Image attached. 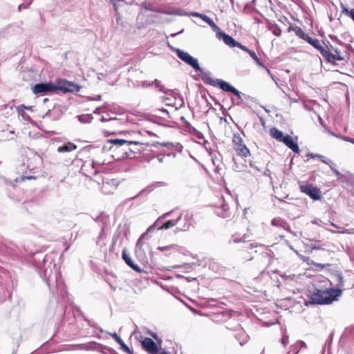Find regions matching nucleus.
<instances>
[{"label": "nucleus", "mask_w": 354, "mask_h": 354, "mask_svg": "<svg viewBox=\"0 0 354 354\" xmlns=\"http://www.w3.org/2000/svg\"><path fill=\"white\" fill-rule=\"evenodd\" d=\"M171 50L173 52H175L177 57L186 63L187 65L192 67L195 71L199 72L201 78L203 81L209 85L213 86H218L223 91L225 92H230L234 94L236 96L238 97L239 101L236 102L237 105H239L241 102V93L238 91L235 87L230 84L228 82L220 80V79H215L214 80L211 77V73L208 71H205L199 65L198 61L196 58L192 57L188 53L183 51L181 49L176 48H171Z\"/></svg>", "instance_id": "f257e3e1"}, {"label": "nucleus", "mask_w": 354, "mask_h": 354, "mask_svg": "<svg viewBox=\"0 0 354 354\" xmlns=\"http://www.w3.org/2000/svg\"><path fill=\"white\" fill-rule=\"evenodd\" d=\"M127 140L124 139H109L107 140L103 147L96 151L97 157L93 160V167L97 169L99 166H102L111 162L110 160L104 158V155L109 153V156L115 160H120L124 158H133L128 153Z\"/></svg>", "instance_id": "f03ea898"}, {"label": "nucleus", "mask_w": 354, "mask_h": 354, "mask_svg": "<svg viewBox=\"0 0 354 354\" xmlns=\"http://www.w3.org/2000/svg\"><path fill=\"white\" fill-rule=\"evenodd\" d=\"M80 86L66 80H57L56 83L52 82H40L32 88V92L36 94L46 95L50 93H57L58 91L64 93L78 92Z\"/></svg>", "instance_id": "7ed1b4c3"}, {"label": "nucleus", "mask_w": 354, "mask_h": 354, "mask_svg": "<svg viewBox=\"0 0 354 354\" xmlns=\"http://www.w3.org/2000/svg\"><path fill=\"white\" fill-rule=\"evenodd\" d=\"M171 213H172V211H170V212L163 214L162 216H160L156 220V221L151 226H150L147 229V230L145 233L142 234V236L138 240V241L136 243V252L138 255H139V254L142 252V246L144 245L143 240L145 238L148 239L147 234L149 232H151L154 229H157V230L169 229L170 227L175 226L179 222V221L181 218L182 215H180L179 216H178V218L176 219L169 220L165 222H163V220L165 218H166L167 216H169Z\"/></svg>", "instance_id": "20e7f679"}, {"label": "nucleus", "mask_w": 354, "mask_h": 354, "mask_svg": "<svg viewBox=\"0 0 354 354\" xmlns=\"http://www.w3.org/2000/svg\"><path fill=\"white\" fill-rule=\"evenodd\" d=\"M56 266L55 263H52V259L48 255H46L43 258V266L40 268V276L41 277L46 281V284L49 287L50 291L53 292V285L54 282L56 283V286H58L59 283H61V281H59V274L55 268Z\"/></svg>", "instance_id": "39448f33"}, {"label": "nucleus", "mask_w": 354, "mask_h": 354, "mask_svg": "<svg viewBox=\"0 0 354 354\" xmlns=\"http://www.w3.org/2000/svg\"><path fill=\"white\" fill-rule=\"evenodd\" d=\"M339 293L340 292L339 289L330 292V288L326 290L315 288L313 292H310L309 295L310 300L306 303V304H308V303L313 305L330 304L339 297Z\"/></svg>", "instance_id": "423d86ee"}, {"label": "nucleus", "mask_w": 354, "mask_h": 354, "mask_svg": "<svg viewBox=\"0 0 354 354\" xmlns=\"http://www.w3.org/2000/svg\"><path fill=\"white\" fill-rule=\"evenodd\" d=\"M310 44L318 50L324 58L329 63H333L335 60L342 61L344 59V58L341 55L339 49H335V54H332L330 52L327 50L325 47L322 46L319 40L316 38H313Z\"/></svg>", "instance_id": "0eeeda50"}, {"label": "nucleus", "mask_w": 354, "mask_h": 354, "mask_svg": "<svg viewBox=\"0 0 354 354\" xmlns=\"http://www.w3.org/2000/svg\"><path fill=\"white\" fill-rule=\"evenodd\" d=\"M232 143L234 150L240 156L247 157L250 155L249 149L243 143V138L239 133H234L233 135Z\"/></svg>", "instance_id": "6e6552de"}, {"label": "nucleus", "mask_w": 354, "mask_h": 354, "mask_svg": "<svg viewBox=\"0 0 354 354\" xmlns=\"http://www.w3.org/2000/svg\"><path fill=\"white\" fill-rule=\"evenodd\" d=\"M330 283L331 286H334L333 288H330V292H333V290L339 289L340 293L339 297L342 294L343 288L344 286V279L343 277V274L342 272L340 271H335L331 274V278L330 280Z\"/></svg>", "instance_id": "1a4fd4ad"}, {"label": "nucleus", "mask_w": 354, "mask_h": 354, "mask_svg": "<svg viewBox=\"0 0 354 354\" xmlns=\"http://www.w3.org/2000/svg\"><path fill=\"white\" fill-rule=\"evenodd\" d=\"M299 188L301 192L308 195L313 200L318 201L321 199L319 190L312 184L301 185Z\"/></svg>", "instance_id": "9d476101"}, {"label": "nucleus", "mask_w": 354, "mask_h": 354, "mask_svg": "<svg viewBox=\"0 0 354 354\" xmlns=\"http://www.w3.org/2000/svg\"><path fill=\"white\" fill-rule=\"evenodd\" d=\"M152 85H155V87L157 89H158L159 91H160L167 95H171V96L174 97L175 95H176V93L174 90L165 88V86L162 84H161L160 82L158 81V80H155L154 81H152V82L143 81L142 82V86L144 88L149 87Z\"/></svg>", "instance_id": "9b49d317"}, {"label": "nucleus", "mask_w": 354, "mask_h": 354, "mask_svg": "<svg viewBox=\"0 0 354 354\" xmlns=\"http://www.w3.org/2000/svg\"><path fill=\"white\" fill-rule=\"evenodd\" d=\"M249 238L250 235L247 234H243L241 237H239L238 235L234 234L232 236L230 242H233L235 243H243L245 244L243 248L247 251H249L250 250H252L257 247V245L252 243H249Z\"/></svg>", "instance_id": "f8f14e48"}, {"label": "nucleus", "mask_w": 354, "mask_h": 354, "mask_svg": "<svg viewBox=\"0 0 354 354\" xmlns=\"http://www.w3.org/2000/svg\"><path fill=\"white\" fill-rule=\"evenodd\" d=\"M127 142L129 148V149H128V153L133 158L136 154L141 153L145 150L144 145L145 144L141 141L127 140Z\"/></svg>", "instance_id": "ddd939ff"}, {"label": "nucleus", "mask_w": 354, "mask_h": 354, "mask_svg": "<svg viewBox=\"0 0 354 354\" xmlns=\"http://www.w3.org/2000/svg\"><path fill=\"white\" fill-rule=\"evenodd\" d=\"M143 348L149 354H156L158 353V348L154 341L149 338L145 337L141 342Z\"/></svg>", "instance_id": "4468645a"}, {"label": "nucleus", "mask_w": 354, "mask_h": 354, "mask_svg": "<svg viewBox=\"0 0 354 354\" xmlns=\"http://www.w3.org/2000/svg\"><path fill=\"white\" fill-rule=\"evenodd\" d=\"M297 137H295V140H293V138L289 135L285 136L283 140H282L283 143H284L289 149H292L295 153H299L300 149L297 143Z\"/></svg>", "instance_id": "2eb2a0df"}, {"label": "nucleus", "mask_w": 354, "mask_h": 354, "mask_svg": "<svg viewBox=\"0 0 354 354\" xmlns=\"http://www.w3.org/2000/svg\"><path fill=\"white\" fill-rule=\"evenodd\" d=\"M216 37L219 40H223L226 45L231 48L236 47V45H238V41H236L232 37L230 36L224 32H217Z\"/></svg>", "instance_id": "dca6fc26"}, {"label": "nucleus", "mask_w": 354, "mask_h": 354, "mask_svg": "<svg viewBox=\"0 0 354 354\" xmlns=\"http://www.w3.org/2000/svg\"><path fill=\"white\" fill-rule=\"evenodd\" d=\"M107 334L111 335L115 342L120 346L121 348L128 353L129 354H133V351L129 348V347L124 342L122 338L118 335L116 333H109L106 332Z\"/></svg>", "instance_id": "f3484780"}, {"label": "nucleus", "mask_w": 354, "mask_h": 354, "mask_svg": "<svg viewBox=\"0 0 354 354\" xmlns=\"http://www.w3.org/2000/svg\"><path fill=\"white\" fill-rule=\"evenodd\" d=\"M122 257L123 260L125 261V263L133 270H135L139 273H141L143 272L142 270H141L138 265H136L133 263V261L131 260V259L127 254L126 250H124L122 252Z\"/></svg>", "instance_id": "a211bd4d"}, {"label": "nucleus", "mask_w": 354, "mask_h": 354, "mask_svg": "<svg viewBox=\"0 0 354 354\" xmlns=\"http://www.w3.org/2000/svg\"><path fill=\"white\" fill-rule=\"evenodd\" d=\"M216 214L223 218H230L231 216L227 204L224 203L221 205V207L216 209Z\"/></svg>", "instance_id": "6ab92c4d"}, {"label": "nucleus", "mask_w": 354, "mask_h": 354, "mask_svg": "<svg viewBox=\"0 0 354 354\" xmlns=\"http://www.w3.org/2000/svg\"><path fill=\"white\" fill-rule=\"evenodd\" d=\"M97 346H102L104 349L107 350L111 353L118 354L113 348L97 344L96 342H90L88 344H84L83 348L86 350H95V349H97Z\"/></svg>", "instance_id": "aec40b11"}, {"label": "nucleus", "mask_w": 354, "mask_h": 354, "mask_svg": "<svg viewBox=\"0 0 354 354\" xmlns=\"http://www.w3.org/2000/svg\"><path fill=\"white\" fill-rule=\"evenodd\" d=\"M76 149H77V146L74 143L68 142L67 143H65V144L59 146L57 148V151L59 153H64V152H70V151H74Z\"/></svg>", "instance_id": "412c9836"}, {"label": "nucleus", "mask_w": 354, "mask_h": 354, "mask_svg": "<svg viewBox=\"0 0 354 354\" xmlns=\"http://www.w3.org/2000/svg\"><path fill=\"white\" fill-rule=\"evenodd\" d=\"M167 184L165 183V182H162V181H160V182H156L154 183H153L152 185L147 187L145 189H142L139 194L136 196H135L134 197L131 198L132 199L133 198H136L138 196L140 195V194H142L145 192H147V193H149L150 192H151L154 187H164V186H166Z\"/></svg>", "instance_id": "4be33fe9"}, {"label": "nucleus", "mask_w": 354, "mask_h": 354, "mask_svg": "<svg viewBox=\"0 0 354 354\" xmlns=\"http://www.w3.org/2000/svg\"><path fill=\"white\" fill-rule=\"evenodd\" d=\"M270 136L276 139L277 141L282 142V140H283L285 136L283 135V132L278 129L273 127L270 129Z\"/></svg>", "instance_id": "5701e85b"}, {"label": "nucleus", "mask_w": 354, "mask_h": 354, "mask_svg": "<svg viewBox=\"0 0 354 354\" xmlns=\"http://www.w3.org/2000/svg\"><path fill=\"white\" fill-rule=\"evenodd\" d=\"M192 215L190 214L189 213H186L185 215L184 216V220L185 221V224L183 225V226L182 227H177L176 230H180V231H187L189 230L190 225H191V219H192Z\"/></svg>", "instance_id": "b1692460"}, {"label": "nucleus", "mask_w": 354, "mask_h": 354, "mask_svg": "<svg viewBox=\"0 0 354 354\" xmlns=\"http://www.w3.org/2000/svg\"><path fill=\"white\" fill-rule=\"evenodd\" d=\"M209 268L214 272H220L222 271V268L220 266L219 263L214 260L209 263Z\"/></svg>", "instance_id": "393cba45"}, {"label": "nucleus", "mask_w": 354, "mask_h": 354, "mask_svg": "<svg viewBox=\"0 0 354 354\" xmlns=\"http://www.w3.org/2000/svg\"><path fill=\"white\" fill-rule=\"evenodd\" d=\"M93 118L91 114H82L78 115V120L82 123H90Z\"/></svg>", "instance_id": "a878e982"}, {"label": "nucleus", "mask_w": 354, "mask_h": 354, "mask_svg": "<svg viewBox=\"0 0 354 354\" xmlns=\"http://www.w3.org/2000/svg\"><path fill=\"white\" fill-rule=\"evenodd\" d=\"M286 223V222L280 218H274L271 221L272 225L281 228H283Z\"/></svg>", "instance_id": "bb28decb"}, {"label": "nucleus", "mask_w": 354, "mask_h": 354, "mask_svg": "<svg viewBox=\"0 0 354 354\" xmlns=\"http://www.w3.org/2000/svg\"><path fill=\"white\" fill-rule=\"evenodd\" d=\"M292 30L295 32V35L297 37H299L300 39H304V38L305 37V36L306 35L304 32V31L301 28H299L298 26L292 27Z\"/></svg>", "instance_id": "cd10ccee"}, {"label": "nucleus", "mask_w": 354, "mask_h": 354, "mask_svg": "<svg viewBox=\"0 0 354 354\" xmlns=\"http://www.w3.org/2000/svg\"><path fill=\"white\" fill-rule=\"evenodd\" d=\"M177 245L171 244L167 246H159L157 249L160 251L164 252V251H170L172 250H176L177 249Z\"/></svg>", "instance_id": "c85d7f7f"}, {"label": "nucleus", "mask_w": 354, "mask_h": 354, "mask_svg": "<svg viewBox=\"0 0 354 354\" xmlns=\"http://www.w3.org/2000/svg\"><path fill=\"white\" fill-rule=\"evenodd\" d=\"M110 2L112 3L115 12L116 13V15H118V8L120 7V4L124 2L123 0H110Z\"/></svg>", "instance_id": "c756f323"}, {"label": "nucleus", "mask_w": 354, "mask_h": 354, "mask_svg": "<svg viewBox=\"0 0 354 354\" xmlns=\"http://www.w3.org/2000/svg\"><path fill=\"white\" fill-rule=\"evenodd\" d=\"M191 133H192L196 138L199 140H204L203 134L198 131L195 127H192Z\"/></svg>", "instance_id": "7c9ffc66"}, {"label": "nucleus", "mask_w": 354, "mask_h": 354, "mask_svg": "<svg viewBox=\"0 0 354 354\" xmlns=\"http://www.w3.org/2000/svg\"><path fill=\"white\" fill-rule=\"evenodd\" d=\"M250 57L254 60L256 64L260 66L265 67L264 65L262 64L260 59L257 57L256 53L253 50L252 52H250Z\"/></svg>", "instance_id": "2f4dec72"}, {"label": "nucleus", "mask_w": 354, "mask_h": 354, "mask_svg": "<svg viewBox=\"0 0 354 354\" xmlns=\"http://www.w3.org/2000/svg\"><path fill=\"white\" fill-rule=\"evenodd\" d=\"M142 6L145 10H151L158 13L160 12V9L153 8L151 5L147 4V3H143Z\"/></svg>", "instance_id": "473e14b6"}, {"label": "nucleus", "mask_w": 354, "mask_h": 354, "mask_svg": "<svg viewBox=\"0 0 354 354\" xmlns=\"http://www.w3.org/2000/svg\"><path fill=\"white\" fill-rule=\"evenodd\" d=\"M25 109H26V106L21 104L17 106L16 109L19 115H21L23 118L25 117Z\"/></svg>", "instance_id": "72a5a7b5"}, {"label": "nucleus", "mask_w": 354, "mask_h": 354, "mask_svg": "<svg viewBox=\"0 0 354 354\" xmlns=\"http://www.w3.org/2000/svg\"><path fill=\"white\" fill-rule=\"evenodd\" d=\"M176 8H169L168 9H160V12L162 14L169 15H174Z\"/></svg>", "instance_id": "f704fd0d"}, {"label": "nucleus", "mask_w": 354, "mask_h": 354, "mask_svg": "<svg viewBox=\"0 0 354 354\" xmlns=\"http://www.w3.org/2000/svg\"><path fill=\"white\" fill-rule=\"evenodd\" d=\"M26 179H27V180L35 179V177L33 176L22 175L21 176H20V178H16V182L20 183L21 181H24Z\"/></svg>", "instance_id": "c9c22d12"}, {"label": "nucleus", "mask_w": 354, "mask_h": 354, "mask_svg": "<svg viewBox=\"0 0 354 354\" xmlns=\"http://www.w3.org/2000/svg\"><path fill=\"white\" fill-rule=\"evenodd\" d=\"M325 45V48L330 52L332 54H335V50L337 49V48H334L328 41H326V43L324 42Z\"/></svg>", "instance_id": "e433bc0d"}, {"label": "nucleus", "mask_w": 354, "mask_h": 354, "mask_svg": "<svg viewBox=\"0 0 354 354\" xmlns=\"http://www.w3.org/2000/svg\"><path fill=\"white\" fill-rule=\"evenodd\" d=\"M214 31H215L216 33L218 32H222L219 27L214 22V21L212 19L210 22L207 24Z\"/></svg>", "instance_id": "4c0bfd02"}, {"label": "nucleus", "mask_w": 354, "mask_h": 354, "mask_svg": "<svg viewBox=\"0 0 354 354\" xmlns=\"http://www.w3.org/2000/svg\"><path fill=\"white\" fill-rule=\"evenodd\" d=\"M283 229L286 230L287 232L292 234L295 236H299V235H301V232H292L290 229V227L289 226V225L286 223L283 227Z\"/></svg>", "instance_id": "58836bf2"}, {"label": "nucleus", "mask_w": 354, "mask_h": 354, "mask_svg": "<svg viewBox=\"0 0 354 354\" xmlns=\"http://www.w3.org/2000/svg\"><path fill=\"white\" fill-rule=\"evenodd\" d=\"M333 173L336 175L337 179L340 180L342 182H344L343 178H346V175L341 174L337 169H334Z\"/></svg>", "instance_id": "ea45409f"}, {"label": "nucleus", "mask_w": 354, "mask_h": 354, "mask_svg": "<svg viewBox=\"0 0 354 354\" xmlns=\"http://www.w3.org/2000/svg\"><path fill=\"white\" fill-rule=\"evenodd\" d=\"M324 163H325V164H326V165H328L330 167V169H331L332 171H333L334 169H336V168H335L336 165L335 164V162H334L333 160H330V159H329V158H327V160H326V162H324Z\"/></svg>", "instance_id": "a19ab883"}, {"label": "nucleus", "mask_w": 354, "mask_h": 354, "mask_svg": "<svg viewBox=\"0 0 354 354\" xmlns=\"http://www.w3.org/2000/svg\"><path fill=\"white\" fill-rule=\"evenodd\" d=\"M174 13V15H178V16H184V15H187V12L184 10H182V9H175V12Z\"/></svg>", "instance_id": "79ce46f5"}, {"label": "nucleus", "mask_w": 354, "mask_h": 354, "mask_svg": "<svg viewBox=\"0 0 354 354\" xmlns=\"http://www.w3.org/2000/svg\"><path fill=\"white\" fill-rule=\"evenodd\" d=\"M155 112H156L157 113H162L167 116H168L169 118V111L164 109V108H162V109H156L154 111Z\"/></svg>", "instance_id": "37998d69"}, {"label": "nucleus", "mask_w": 354, "mask_h": 354, "mask_svg": "<svg viewBox=\"0 0 354 354\" xmlns=\"http://www.w3.org/2000/svg\"><path fill=\"white\" fill-rule=\"evenodd\" d=\"M31 160H33L36 165H40L41 162V157L37 155H34L32 158L28 160V161H31Z\"/></svg>", "instance_id": "c03bdc74"}, {"label": "nucleus", "mask_w": 354, "mask_h": 354, "mask_svg": "<svg viewBox=\"0 0 354 354\" xmlns=\"http://www.w3.org/2000/svg\"><path fill=\"white\" fill-rule=\"evenodd\" d=\"M236 47H238V48H241V50H243V51L247 52L249 55H250V52L252 51V50H250L245 46H243V44H241L239 42H238V45H236Z\"/></svg>", "instance_id": "a18cd8bd"}, {"label": "nucleus", "mask_w": 354, "mask_h": 354, "mask_svg": "<svg viewBox=\"0 0 354 354\" xmlns=\"http://www.w3.org/2000/svg\"><path fill=\"white\" fill-rule=\"evenodd\" d=\"M236 47H238V48H241V50H243V51L247 52L249 55H250V52L252 51V50H250L245 46H243V44H241L239 42H238V45H236Z\"/></svg>", "instance_id": "49530a36"}, {"label": "nucleus", "mask_w": 354, "mask_h": 354, "mask_svg": "<svg viewBox=\"0 0 354 354\" xmlns=\"http://www.w3.org/2000/svg\"><path fill=\"white\" fill-rule=\"evenodd\" d=\"M30 1H27L26 0V1L21 4H20L18 7V9L19 10H21L22 8H28L29 7V6L30 5Z\"/></svg>", "instance_id": "de8ad7c7"}, {"label": "nucleus", "mask_w": 354, "mask_h": 354, "mask_svg": "<svg viewBox=\"0 0 354 354\" xmlns=\"http://www.w3.org/2000/svg\"><path fill=\"white\" fill-rule=\"evenodd\" d=\"M315 158H318L319 160H321L322 162H326L327 157L322 156L319 153H315Z\"/></svg>", "instance_id": "09e8293b"}, {"label": "nucleus", "mask_w": 354, "mask_h": 354, "mask_svg": "<svg viewBox=\"0 0 354 354\" xmlns=\"http://www.w3.org/2000/svg\"><path fill=\"white\" fill-rule=\"evenodd\" d=\"M201 19L204 21L205 22H206L207 24H208L209 22H210V21L212 20V19L210 17H209L207 15H205V14H202L201 17Z\"/></svg>", "instance_id": "8fccbe9b"}, {"label": "nucleus", "mask_w": 354, "mask_h": 354, "mask_svg": "<svg viewBox=\"0 0 354 354\" xmlns=\"http://www.w3.org/2000/svg\"><path fill=\"white\" fill-rule=\"evenodd\" d=\"M162 101L163 102H165L166 103V105L167 106H173L172 103L170 102V98L169 97H162Z\"/></svg>", "instance_id": "3c124183"}, {"label": "nucleus", "mask_w": 354, "mask_h": 354, "mask_svg": "<svg viewBox=\"0 0 354 354\" xmlns=\"http://www.w3.org/2000/svg\"><path fill=\"white\" fill-rule=\"evenodd\" d=\"M341 138H342V140H344L345 141H347V142H349L351 143L354 144V139L353 138H349V137H346V136H342Z\"/></svg>", "instance_id": "603ef678"}, {"label": "nucleus", "mask_w": 354, "mask_h": 354, "mask_svg": "<svg viewBox=\"0 0 354 354\" xmlns=\"http://www.w3.org/2000/svg\"><path fill=\"white\" fill-rule=\"evenodd\" d=\"M288 337L286 336H283L281 338V343L283 344L284 346H286V344H288Z\"/></svg>", "instance_id": "864d4df0"}, {"label": "nucleus", "mask_w": 354, "mask_h": 354, "mask_svg": "<svg viewBox=\"0 0 354 354\" xmlns=\"http://www.w3.org/2000/svg\"><path fill=\"white\" fill-rule=\"evenodd\" d=\"M313 39V37H310L308 35L306 34L303 40L307 41L310 44Z\"/></svg>", "instance_id": "5fc2aeb1"}, {"label": "nucleus", "mask_w": 354, "mask_h": 354, "mask_svg": "<svg viewBox=\"0 0 354 354\" xmlns=\"http://www.w3.org/2000/svg\"><path fill=\"white\" fill-rule=\"evenodd\" d=\"M14 133L13 131H10L7 133V135L6 136V140H10L12 139V135Z\"/></svg>", "instance_id": "6e6d98bb"}, {"label": "nucleus", "mask_w": 354, "mask_h": 354, "mask_svg": "<svg viewBox=\"0 0 354 354\" xmlns=\"http://www.w3.org/2000/svg\"><path fill=\"white\" fill-rule=\"evenodd\" d=\"M104 106H99L95 109L94 111V113L99 114L102 112V110L103 109Z\"/></svg>", "instance_id": "4d7b16f0"}, {"label": "nucleus", "mask_w": 354, "mask_h": 354, "mask_svg": "<svg viewBox=\"0 0 354 354\" xmlns=\"http://www.w3.org/2000/svg\"><path fill=\"white\" fill-rule=\"evenodd\" d=\"M191 15L193 17L201 18L202 14L196 12H194L191 13Z\"/></svg>", "instance_id": "13d9d810"}, {"label": "nucleus", "mask_w": 354, "mask_h": 354, "mask_svg": "<svg viewBox=\"0 0 354 354\" xmlns=\"http://www.w3.org/2000/svg\"><path fill=\"white\" fill-rule=\"evenodd\" d=\"M84 319H85V321L88 323V324L90 326L93 327V328H96L95 324H93L89 319H88L87 318H85Z\"/></svg>", "instance_id": "bf43d9fd"}, {"label": "nucleus", "mask_w": 354, "mask_h": 354, "mask_svg": "<svg viewBox=\"0 0 354 354\" xmlns=\"http://www.w3.org/2000/svg\"><path fill=\"white\" fill-rule=\"evenodd\" d=\"M101 99H102V95H97L95 97H91V100H101Z\"/></svg>", "instance_id": "052dcab7"}, {"label": "nucleus", "mask_w": 354, "mask_h": 354, "mask_svg": "<svg viewBox=\"0 0 354 354\" xmlns=\"http://www.w3.org/2000/svg\"><path fill=\"white\" fill-rule=\"evenodd\" d=\"M115 120V118H109V119H106V118H105L104 116H103V117H102V118L100 119V120H101V121H102V122H104V121H109V120Z\"/></svg>", "instance_id": "680f3d73"}, {"label": "nucleus", "mask_w": 354, "mask_h": 354, "mask_svg": "<svg viewBox=\"0 0 354 354\" xmlns=\"http://www.w3.org/2000/svg\"><path fill=\"white\" fill-rule=\"evenodd\" d=\"M104 225H103L102 226V227H101V230H101V232H100V234L99 236L97 237V239H101V238L102 237V236H103V231H104Z\"/></svg>", "instance_id": "e2e57ef3"}, {"label": "nucleus", "mask_w": 354, "mask_h": 354, "mask_svg": "<svg viewBox=\"0 0 354 354\" xmlns=\"http://www.w3.org/2000/svg\"><path fill=\"white\" fill-rule=\"evenodd\" d=\"M185 125H186V127L189 129V131H191V130H192V127H193L191 125V124H190L189 122H187V121H186V122H185Z\"/></svg>", "instance_id": "0e129e2a"}, {"label": "nucleus", "mask_w": 354, "mask_h": 354, "mask_svg": "<svg viewBox=\"0 0 354 354\" xmlns=\"http://www.w3.org/2000/svg\"><path fill=\"white\" fill-rule=\"evenodd\" d=\"M306 156L310 157L311 158H315V153H308Z\"/></svg>", "instance_id": "69168bd1"}, {"label": "nucleus", "mask_w": 354, "mask_h": 354, "mask_svg": "<svg viewBox=\"0 0 354 354\" xmlns=\"http://www.w3.org/2000/svg\"><path fill=\"white\" fill-rule=\"evenodd\" d=\"M299 344L301 345V348H306V344H305V342H302V341H300L298 342Z\"/></svg>", "instance_id": "338daca9"}, {"label": "nucleus", "mask_w": 354, "mask_h": 354, "mask_svg": "<svg viewBox=\"0 0 354 354\" xmlns=\"http://www.w3.org/2000/svg\"><path fill=\"white\" fill-rule=\"evenodd\" d=\"M330 37L333 41H339V39H337V37L335 35H330Z\"/></svg>", "instance_id": "774afa93"}]
</instances>
